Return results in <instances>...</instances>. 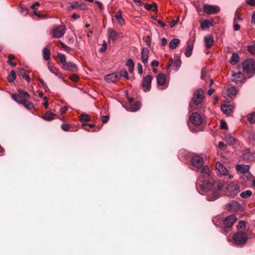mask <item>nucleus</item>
Wrapping results in <instances>:
<instances>
[{
    "label": "nucleus",
    "instance_id": "7ed1b4c3",
    "mask_svg": "<svg viewBox=\"0 0 255 255\" xmlns=\"http://www.w3.org/2000/svg\"><path fill=\"white\" fill-rule=\"evenodd\" d=\"M204 98V91L201 89L196 90L193 94L189 104L191 110L196 109L197 106L201 103Z\"/></svg>",
    "mask_w": 255,
    "mask_h": 255
},
{
    "label": "nucleus",
    "instance_id": "4468645a",
    "mask_svg": "<svg viewBox=\"0 0 255 255\" xmlns=\"http://www.w3.org/2000/svg\"><path fill=\"white\" fill-rule=\"evenodd\" d=\"M105 80L108 83H115L119 80L118 73H113L107 75L105 77Z\"/></svg>",
    "mask_w": 255,
    "mask_h": 255
},
{
    "label": "nucleus",
    "instance_id": "a878e982",
    "mask_svg": "<svg viewBox=\"0 0 255 255\" xmlns=\"http://www.w3.org/2000/svg\"><path fill=\"white\" fill-rule=\"evenodd\" d=\"M239 60V56L238 53L234 52L230 60V62L232 65H235Z\"/></svg>",
    "mask_w": 255,
    "mask_h": 255
},
{
    "label": "nucleus",
    "instance_id": "052dcab7",
    "mask_svg": "<svg viewBox=\"0 0 255 255\" xmlns=\"http://www.w3.org/2000/svg\"><path fill=\"white\" fill-rule=\"evenodd\" d=\"M246 3L249 5L255 6V0H246Z\"/></svg>",
    "mask_w": 255,
    "mask_h": 255
},
{
    "label": "nucleus",
    "instance_id": "a18cd8bd",
    "mask_svg": "<svg viewBox=\"0 0 255 255\" xmlns=\"http://www.w3.org/2000/svg\"><path fill=\"white\" fill-rule=\"evenodd\" d=\"M19 7L21 12L24 13L25 15H27L28 14V9L26 6L21 5L19 6Z\"/></svg>",
    "mask_w": 255,
    "mask_h": 255
},
{
    "label": "nucleus",
    "instance_id": "49530a36",
    "mask_svg": "<svg viewBox=\"0 0 255 255\" xmlns=\"http://www.w3.org/2000/svg\"><path fill=\"white\" fill-rule=\"evenodd\" d=\"M142 4L144 5V7L147 10H150V11H156L155 10H154L153 7H152V6L150 4H148L147 3H143Z\"/></svg>",
    "mask_w": 255,
    "mask_h": 255
},
{
    "label": "nucleus",
    "instance_id": "13d9d810",
    "mask_svg": "<svg viewBox=\"0 0 255 255\" xmlns=\"http://www.w3.org/2000/svg\"><path fill=\"white\" fill-rule=\"evenodd\" d=\"M137 68L138 73L140 74H141L143 72V70L142 65L140 63H137Z\"/></svg>",
    "mask_w": 255,
    "mask_h": 255
},
{
    "label": "nucleus",
    "instance_id": "9b49d317",
    "mask_svg": "<svg viewBox=\"0 0 255 255\" xmlns=\"http://www.w3.org/2000/svg\"><path fill=\"white\" fill-rule=\"evenodd\" d=\"M152 77L150 75H147L144 77L142 81V86L144 89L145 92L149 91L151 88V83Z\"/></svg>",
    "mask_w": 255,
    "mask_h": 255
},
{
    "label": "nucleus",
    "instance_id": "680f3d73",
    "mask_svg": "<svg viewBox=\"0 0 255 255\" xmlns=\"http://www.w3.org/2000/svg\"><path fill=\"white\" fill-rule=\"evenodd\" d=\"M109 119V116H103L102 117V122L104 124L106 123L108 121Z\"/></svg>",
    "mask_w": 255,
    "mask_h": 255
},
{
    "label": "nucleus",
    "instance_id": "2eb2a0df",
    "mask_svg": "<svg viewBox=\"0 0 255 255\" xmlns=\"http://www.w3.org/2000/svg\"><path fill=\"white\" fill-rule=\"evenodd\" d=\"M216 169L221 175H226L228 173V170L225 168L220 162H217L215 165Z\"/></svg>",
    "mask_w": 255,
    "mask_h": 255
},
{
    "label": "nucleus",
    "instance_id": "4be33fe9",
    "mask_svg": "<svg viewBox=\"0 0 255 255\" xmlns=\"http://www.w3.org/2000/svg\"><path fill=\"white\" fill-rule=\"evenodd\" d=\"M140 107V103L139 101H136L134 104L129 105L128 108V110L130 112H135L138 110Z\"/></svg>",
    "mask_w": 255,
    "mask_h": 255
},
{
    "label": "nucleus",
    "instance_id": "72a5a7b5",
    "mask_svg": "<svg viewBox=\"0 0 255 255\" xmlns=\"http://www.w3.org/2000/svg\"><path fill=\"white\" fill-rule=\"evenodd\" d=\"M192 50H193V45H188L187 46L185 52V55L187 57H189L191 56L192 53Z\"/></svg>",
    "mask_w": 255,
    "mask_h": 255
},
{
    "label": "nucleus",
    "instance_id": "473e14b6",
    "mask_svg": "<svg viewBox=\"0 0 255 255\" xmlns=\"http://www.w3.org/2000/svg\"><path fill=\"white\" fill-rule=\"evenodd\" d=\"M118 76L119 77V79L121 78V77H124L126 78L127 80L129 79V76L128 72L125 70H121L120 71L118 72Z\"/></svg>",
    "mask_w": 255,
    "mask_h": 255
},
{
    "label": "nucleus",
    "instance_id": "6e6d98bb",
    "mask_svg": "<svg viewBox=\"0 0 255 255\" xmlns=\"http://www.w3.org/2000/svg\"><path fill=\"white\" fill-rule=\"evenodd\" d=\"M70 126L68 124H62L61 125V128L65 131H68L70 130Z\"/></svg>",
    "mask_w": 255,
    "mask_h": 255
},
{
    "label": "nucleus",
    "instance_id": "4d7b16f0",
    "mask_svg": "<svg viewBox=\"0 0 255 255\" xmlns=\"http://www.w3.org/2000/svg\"><path fill=\"white\" fill-rule=\"evenodd\" d=\"M220 127H221V128L222 129H228L227 123L224 120H221Z\"/></svg>",
    "mask_w": 255,
    "mask_h": 255
},
{
    "label": "nucleus",
    "instance_id": "20e7f679",
    "mask_svg": "<svg viewBox=\"0 0 255 255\" xmlns=\"http://www.w3.org/2000/svg\"><path fill=\"white\" fill-rule=\"evenodd\" d=\"M58 56L62 65L61 67L64 70L73 72H76L78 70V68L76 64L72 62H67L66 61V56L64 54L59 53H58Z\"/></svg>",
    "mask_w": 255,
    "mask_h": 255
},
{
    "label": "nucleus",
    "instance_id": "ddd939ff",
    "mask_svg": "<svg viewBox=\"0 0 255 255\" xmlns=\"http://www.w3.org/2000/svg\"><path fill=\"white\" fill-rule=\"evenodd\" d=\"M79 8L81 10H84L87 8V6L84 3L82 2H80L79 1H74L70 5L68 6L67 7V9L68 11H71L74 8Z\"/></svg>",
    "mask_w": 255,
    "mask_h": 255
},
{
    "label": "nucleus",
    "instance_id": "39448f33",
    "mask_svg": "<svg viewBox=\"0 0 255 255\" xmlns=\"http://www.w3.org/2000/svg\"><path fill=\"white\" fill-rule=\"evenodd\" d=\"M242 69L248 78H251L255 73V61L252 59H248L242 63Z\"/></svg>",
    "mask_w": 255,
    "mask_h": 255
},
{
    "label": "nucleus",
    "instance_id": "2f4dec72",
    "mask_svg": "<svg viewBox=\"0 0 255 255\" xmlns=\"http://www.w3.org/2000/svg\"><path fill=\"white\" fill-rule=\"evenodd\" d=\"M22 105L27 109L30 110L34 108L33 104L29 101H27V99L25 100L22 103Z\"/></svg>",
    "mask_w": 255,
    "mask_h": 255
},
{
    "label": "nucleus",
    "instance_id": "e2e57ef3",
    "mask_svg": "<svg viewBox=\"0 0 255 255\" xmlns=\"http://www.w3.org/2000/svg\"><path fill=\"white\" fill-rule=\"evenodd\" d=\"M18 72L23 77L25 75H26V71L23 68H18Z\"/></svg>",
    "mask_w": 255,
    "mask_h": 255
},
{
    "label": "nucleus",
    "instance_id": "393cba45",
    "mask_svg": "<svg viewBox=\"0 0 255 255\" xmlns=\"http://www.w3.org/2000/svg\"><path fill=\"white\" fill-rule=\"evenodd\" d=\"M11 97L15 101L20 104H22L24 101L25 100L22 97L21 95H19V94H12Z\"/></svg>",
    "mask_w": 255,
    "mask_h": 255
},
{
    "label": "nucleus",
    "instance_id": "a19ab883",
    "mask_svg": "<svg viewBox=\"0 0 255 255\" xmlns=\"http://www.w3.org/2000/svg\"><path fill=\"white\" fill-rule=\"evenodd\" d=\"M48 69L51 73H54L56 75L59 71L58 69L53 66H51L49 63H48Z\"/></svg>",
    "mask_w": 255,
    "mask_h": 255
},
{
    "label": "nucleus",
    "instance_id": "bb28decb",
    "mask_svg": "<svg viewBox=\"0 0 255 255\" xmlns=\"http://www.w3.org/2000/svg\"><path fill=\"white\" fill-rule=\"evenodd\" d=\"M180 40L178 38L172 39L169 43V46L171 49H175L180 43Z\"/></svg>",
    "mask_w": 255,
    "mask_h": 255
},
{
    "label": "nucleus",
    "instance_id": "5fc2aeb1",
    "mask_svg": "<svg viewBox=\"0 0 255 255\" xmlns=\"http://www.w3.org/2000/svg\"><path fill=\"white\" fill-rule=\"evenodd\" d=\"M181 64V61L180 58H177L174 63V66L176 67L177 69H178Z\"/></svg>",
    "mask_w": 255,
    "mask_h": 255
},
{
    "label": "nucleus",
    "instance_id": "1a4fd4ad",
    "mask_svg": "<svg viewBox=\"0 0 255 255\" xmlns=\"http://www.w3.org/2000/svg\"><path fill=\"white\" fill-rule=\"evenodd\" d=\"M203 10L208 14H212L217 13L220 11V8L217 5L206 4L203 5Z\"/></svg>",
    "mask_w": 255,
    "mask_h": 255
},
{
    "label": "nucleus",
    "instance_id": "5701e85b",
    "mask_svg": "<svg viewBox=\"0 0 255 255\" xmlns=\"http://www.w3.org/2000/svg\"><path fill=\"white\" fill-rule=\"evenodd\" d=\"M115 18L118 20L120 25L123 26L125 24V21L122 14L121 10H118L115 15Z\"/></svg>",
    "mask_w": 255,
    "mask_h": 255
},
{
    "label": "nucleus",
    "instance_id": "6e6552de",
    "mask_svg": "<svg viewBox=\"0 0 255 255\" xmlns=\"http://www.w3.org/2000/svg\"><path fill=\"white\" fill-rule=\"evenodd\" d=\"M203 122V120L198 113H193L189 118V122L188 123L189 126L190 124H192L195 126H198L201 125Z\"/></svg>",
    "mask_w": 255,
    "mask_h": 255
},
{
    "label": "nucleus",
    "instance_id": "dca6fc26",
    "mask_svg": "<svg viewBox=\"0 0 255 255\" xmlns=\"http://www.w3.org/2000/svg\"><path fill=\"white\" fill-rule=\"evenodd\" d=\"M242 157L244 160L249 162L253 160V155L250 151L249 149L244 150L243 151Z\"/></svg>",
    "mask_w": 255,
    "mask_h": 255
},
{
    "label": "nucleus",
    "instance_id": "412c9836",
    "mask_svg": "<svg viewBox=\"0 0 255 255\" xmlns=\"http://www.w3.org/2000/svg\"><path fill=\"white\" fill-rule=\"evenodd\" d=\"M108 33L109 39H112L113 41H115L120 37V33L112 29L108 30Z\"/></svg>",
    "mask_w": 255,
    "mask_h": 255
},
{
    "label": "nucleus",
    "instance_id": "338daca9",
    "mask_svg": "<svg viewBox=\"0 0 255 255\" xmlns=\"http://www.w3.org/2000/svg\"><path fill=\"white\" fill-rule=\"evenodd\" d=\"M240 28V26L237 24V23H235V22H234V30L235 31H237V30H239Z\"/></svg>",
    "mask_w": 255,
    "mask_h": 255
},
{
    "label": "nucleus",
    "instance_id": "b1692460",
    "mask_svg": "<svg viewBox=\"0 0 255 255\" xmlns=\"http://www.w3.org/2000/svg\"><path fill=\"white\" fill-rule=\"evenodd\" d=\"M51 51L47 47H45L42 50V55L43 59L48 61L50 59Z\"/></svg>",
    "mask_w": 255,
    "mask_h": 255
},
{
    "label": "nucleus",
    "instance_id": "09e8293b",
    "mask_svg": "<svg viewBox=\"0 0 255 255\" xmlns=\"http://www.w3.org/2000/svg\"><path fill=\"white\" fill-rule=\"evenodd\" d=\"M39 81L40 82L42 87L45 90V92L49 91L46 84L44 82V81L41 79H39Z\"/></svg>",
    "mask_w": 255,
    "mask_h": 255
},
{
    "label": "nucleus",
    "instance_id": "f3484780",
    "mask_svg": "<svg viewBox=\"0 0 255 255\" xmlns=\"http://www.w3.org/2000/svg\"><path fill=\"white\" fill-rule=\"evenodd\" d=\"M141 59L143 64H145L147 63L148 58L149 54V50L148 48L143 47L141 50Z\"/></svg>",
    "mask_w": 255,
    "mask_h": 255
},
{
    "label": "nucleus",
    "instance_id": "3c124183",
    "mask_svg": "<svg viewBox=\"0 0 255 255\" xmlns=\"http://www.w3.org/2000/svg\"><path fill=\"white\" fill-rule=\"evenodd\" d=\"M238 228L239 229L244 230L246 228L245 222L243 221H240L239 223Z\"/></svg>",
    "mask_w": 255,
    "mask_h": 255
},
{
    "label": "nucleus",
    "instance_id": "c9c22d12",
    "mask_svg": "<svg viewBox=\"0 0 255 255\" xmlns=\"http://www.w3.org/2000/svg\"><path fill=\"white\" fill-rule=\"evenodd\" d=\"M248 121L251 124L255 123V112L250 114L247 116Z\"/></svg>",
    "mask_w": 255,
    "mask_h": 255
},
{
    "label": "nucleus",
    "instance_id": "f257e3e1",
    "mask_svg": "<svg viewBox=\"0 0 255 255\" xmlns=\"http://www.w3.org/2000/svg\"><path fill=\"white\" fill-rule=\"evenodd\" d=\"M192 164L196 168V170L200 172L199 180L196 183L197 189L200 188L205 192L212 191V200H215L218 196V191L223 188L225 183L216 180L212 178L211 171L208 166L203 165V158L195 155L191 158Z\"/></svg>",
    "mask_w": 255,
    "mask_h": 255
},
{
    "label": "nucleus",
    "instance_id": "6ab92c4d",
    "mask_svg": "<svg viewBox=\"0 0 255 255\" xmlns=\"http://www.w3.org/2000/svg\"><path fill=\"white\" fill-rule=\"evenodd\" d=\"M204 42L207 48H211L214 42L213 37L211 35L205 36L204 37Z\"/></svg>",
    "mask_w": 255,
    "mask_h": 255
},
{
    "label": "nucleus",
    "instance_id": "69168bd1",
    "mask_svg": "<svg viewBox=\"0 0 255 255\" xmlns=\"http://www.w3.org/2000/svg\"><path fill=\"white\" fill-rule=\"evenodd\" d=\"M159 65V62L154 60L153 61H152L151 63V65L152 67H154L155 66H158Z\"/></svg>",
    "mask_w": 255,
    "mask_h": 255
},
{
    "label": "nucleus",
    "instance_id": "774afa93",
    "mask_svg": "<svg viewBox=\"0 0 255 255\" xmlns=\"http://www.w3.org/2000/svg\"><path fill=\"white\" fill-rule=\"evenodd\" d=\"M252 23H255V11H254L252 14Z\"/></svg>",
    "mask_w": 255,
    "mask_h": 255
},
{
    "label": "nucleus",
    "instance_id": "cd10ccee",
    "mask_svg": "<svg viewBox=\"0 0 255 255\" xmlns=\"http://www.w3.org/2000/svg\"><path fill=\"white\" fill-rule=\"evenodd\" d=\"M221 109L225 114H226L227 115H229L232 113V110L231 108L229 107V105L227 104H222L221 105Z\"/></svg>",
    "mask_w": 255,
    "mask_h": 255
},
{
    "label": "nucleus",
    "instance_id": "f704fd0d",
    "mask_svg": "<svg viewBox=\"0 0 255 255\" xmlns=\"http://www.w3.org/2000/svg\"><path fill=\"white\" fill-rule=\"evenodd\" d=\"M237 90L235 87H231L228 89V95L230 97L235 96Z\"/></svg>",
    "mask_w": 255,
    "mask_h": 255
},
{
    "label": "nucleus",
    "instance_id": "ea45409f",
    "mask_svg": "<svg viewBox=\"0 0 255 255\" xmlns=\"http://www.w3.org/2000/svg\"><path fill=\"white\" fill-rule=\"evenodd\" d=\"M18 94L22 96L24 99H27L29 98L30 96L27 92H25L21 89L18 90Z\"/></svg>",
    "mask_w": 255,
    "mask_h": 255
},
{
    "label": "nucleus",
    "instance_id": "9d476101",
    "mask_svg": "<svg viewBox=\"0 0 255 255\" xmlns=\"http://www.w3.org/2000/svg\"><path fill=\"white\" fill-rule=\"evenodd\" d=\"M66 28L64 25H60L53 29L52 37L59 38L62 37L65 33Z\"/></svg>",
    "mask_w": 255,
    "mask_h": 255
},
{
    "label": "nucleus",
    "instance_id": "58836bf2",
    "mask_svg": "<svg viewBox=\"0 0 255 255\" xmlns=\"http://www.w3.org/2000/svg\"><path fill=\"white\" fill-rule=\"evenodd\" d=\"M252 192L250 190H246V191L243 192L240 194V196L242 198H249L252 196Z\"/></svg>",
    "mask_w": 255,
    "mask_h": 255
},
{
    "label": "nucleus",
    "instance_id": "37998d69",
    "mask_svg": "<svg viewBox=\"0 0 255 255\" xmlns=\"http://www.w3.org/2000/svg\"><path fill=\"white\" fill-rule=\"evenodd\" d=\"M248 51L253 54H255V44L249 45L248 47Z\"/></svg>",
    "mask_w": 255,
    "mask_h": 255
},
{
    "label": "nucleus",
    "instance_id": "7c9ffc66",
    "mask_svg": "<svg viewBox=\"0 0 255 255\" xmlns=\"http://www.w3.org/2000/svg\"><path fill=\"white\" fill-rule=\"evenodd\" d=\"M229 207L231 209L237 211L239 210V209L241 207L240 203L234 201L232 202L231 203L229 204Z\"/></svg>",
    "mask_w": 255,
    "mask_h": 255
},
{
    "label": "nucleus",
    "instance_id": "423d86ee",
    "mask_svg": "<svg viewBox=\"0 0 255 255\" xmlns=\"http://www.w3.org/2000/svg\"><path fill=\"white\" fill-rule=\"evenodd\" d=\"M248 240V234L242 231H239L233 236V243L236 246L242 247Z\"/></svg>",
    "mask_w": 255,
    "mask_h": 255
},
{
    "label": "nucleus",
    "instance_id": "8fccbe9b",
    "mask_svg": "<svg viewBox=\"0 0 255 255\" xmlns=\"http://www.w3.org/2000/svg\"><path fill=\"white\" fill-rule=\"evenodd\" d=\"M126 66H127L128 68L130 67H134V62L132 59H129L126 62Z\"/></svg>",
    "mask_w": 255,
    "mask_h": 255
},
{
    "label": "nucleus",
    "instance_id": "f8f14e48",
    "mask_svg": "<svg viewBox=\"0 0 255 255\" xmlns=\"http://www.w3.org/2000/svg\"><path fill=\"white\" fill-rule=\"evenodd\" d=\"M232 76L233 77V79H232L233 81L236 82L237 84H238L239 82H240L241 84H242L245 83L246 81V78L245 75L241 72L237 73L233 72L232 74Z\"/></svg>",
    "mask_w": 255,
    "mask_h": 255
},
{
    "label": "nucleus",
    "instance_id": "c85d7f7f",
    "mask_svg": "<svg viewBox=\"0 0 255 255\" xmlns=\"http://www.w3.org/2000/svg\"><path fill=\"white\" fill-rule=\"evenodd\" d=\"M168 81L167 79L166 76L164 74L160 73V87L165 86L166 87L168 85Z\"/></svg>",
    "mask_w": 255,
    "mask_h": 255
},
{
    "label": "nucleus",
    "instance_id": "f03ea898",
    "mask_svg": "<svg viewBox=\"0 0 255 255\" xmlns=\"http://www.w3.org/2000/svg\"><path fill=\"white\" fill-rule=\"evenodd\" d=\"M219 218L213 219V222L216 226L221 227L223 229L224 232L227 234L228 229L231 228L237 220L235 215H231L227 216L224 220L218 221Z\"/></svg>",
    "mask_w": 255,
    "mask_h": 255
},
{
    "label": "nucleus",
    "instance_id": "aec40b11",
    "mask_svg": "<svg viewBox=\"0 0 255 255\" xmlns=\"http://www.w3.org/2000/svg\"><path fill=\"white\" fill-rule=\"evenodd\" d=\"M250 166L248 165L237 164L236 166V169L242 173H248L249 171Z\"/></svg>",
    "mask_w": 255,
    "mask_h": 255
},
{
    "label": "nucleus",
    "instance_id": "0e129e2a",
    "mask_svg": "<svg viewBox=\"0 0 255 255\" xmlns=\"http://www.w3.org/2000/svg\"><path fill=\"white\" fill-rule=\"evenodd\" d=\"M145 43L149 47L150 46L151 40L149 36L146 37Z\"/></svg>",
    "mask_w": 255,
    "mask_h": 255
},
{
    "label": "nucleus",
    "instance_id": "864d4df0",
    "mask_svg": "<svg viewBox=\"0 0 255 255\" xmlns=\"http://www.w3.org/2000/svg\"><path fill=\"white\" fill-rule=\"evenodd\" d=\"M239 11L238 10H236L235 13V16L234 19V22H235L236 21H242V19L239 16Z\"/></svg>",
    "mask_w": 255,
    "mask_h": 255
},
{
    "label": "nucleus",
    "instance_id": "0eeeda50",
    "mask_svg": "<svg viewBox=\"0 0 255 255\" xmlns=\"http://www.w3.org/2000/svg\"><path fill=\"white\" fill-rule=\"evenodd\" d=\"M226 188V194L228 196H234L240 191V189L238 186L233 183H231L227 185Z\"/></svg>",
    "mask_w": 255,
    "mask_h": 255
},
{
    "label": "nucleus",
    "instance_id": "c756f323",
    "mask_svg": "<svg viewBox=\"0 0 255 255\" xmlns=\"http://www.w3.org/2000/svg\"><path fill=\"white\" fill-rule=\"evenodd\" d=\"M16 73L14 70H11L7 77L8 81L10 83L13 82L16 78Z\"/></svg>",
    "mask_w": 255,
    "mask_h": 255
},
{
    "label": "nucleus",
    "instance_id": "de8ad7c7",
    "mask_svg": "<svg viewBox=\"0 0 255 255\" xmlns=\"http://www.w3.org/2000/svg\"><path fill=\"white\" fill-rule=\"evenodd\" d=\"M69 79L73 82H76L79 80V77L76 74H73L69 77Z\"/></svg>",
    "mask_w": 255,
    "mask_h": 255
},
{
    "label": "nucleus",
    "instance_id": "e433bc0d",
    "mask_svg": "<svg viewBox=\"0 0 255 255\" xmlns=\"http://www.w3.org/2000/svg\"><path fill=\"white\" fill-rule=\"evenodd\" d=\"M91 120V118L89 115L87 114H82L80 116V121L82 123L84 122H88Z\"/></svg>",
    "mask_w": 255,
    "mask_h": 255
},
{
    "label": "nucleus",
    "instance_id": "c03bdc74",
    "mask_svg": "<svg viewBox=\"0 0 255 255\" xmlns=\"http://www.w3.org/2000/svg\"><path fill=\"white\" fill-rule=\"evenodd\" d=\"M107 48V44L105 41H103V43L101 47L99 49V52H104L106 51V49Z\"/></svg>",
    "mask_w": 255,
    "mask_h": 255
},
{
    "label": "nucleus",
    "instance_id": "bf43d9fd",
    "mask_svg": "<svg viewBox=\"0 0 255 255\" xmlns=\"http://www.w3.org/2000/svg\"><path fill=\"white\" fill-rule=\"evenodd\" d=\"M179 18H177L175 20H173L170 22V26L171 27H174L178 22Z\"/></svg>",
    "mask_w": 255,
    "mask_h": 255
},
{
    "label": "nucleus",
    "instance_id": "79ce46f5",
    "mask_svg": "<svg viewBox=\"0 0 255 255\" xmlns=\"http://www.w3.org/2000/svg\"><path fill=\"white\" fill-rule=\"evenodd\" d=\"M210 22L208 20H205L201 22V27L202 29H205L209 27Z\"/></svg>",
    "mask_w": 255,
    "mask_h": 255
},
{
    "label": "nucleus",
    "instance_id": "4c0bfd02",
    "mask_svg": "<svg viewBox=\"0 0 255 255\" xmlns=\"http://www.w3.org/2000/svg\"><path fill=\"white\" fill-rule=\"evenodd\" d=\"M226 140H227V142L230 145H234L237 141V139L236 138H235L234 137H232L231 136H229L227 137L226 138Z\"/></svg>",
    "mask_w": 255,
    "mask_h": 255
},
{
    "label": "nucleus",
    "instance_id": "a211bd4d",
    "mask_svg": "<svg viewBox=\"0 0 255 255\" xmlns=\"http://www.w3.org/2000/svg\"><path fill=\"white\" fill-rule=\"evenodd\" d=\"M58 116L55 114L49 111H47L45 114L42 116V118L47 121H51L52 120L57 118Z\"/></svg>",
    "mask_w": 255,
    "mask_h": 255
},
{
    "label": "nucleus",
    "instance_id": "603ef678",
    "mask_svg": "<svg viewBox=\"0 0 255 255\" xmlns=\"http://www.w3.org/2000/svg\"><path fill=\"white\" fill-rule=\"evenodd\" d=\"M218 147L220 149L226 150L227 145L223 141H220L218 143Z\"/></svg>",
    "mask_w": 255,
    "mask_h": 255
}]
</instances>
